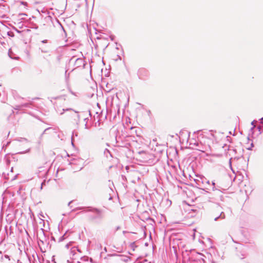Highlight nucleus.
Segmentation results:
<instances>
[{
    "label": "nucleus",
    "mask_w": 263,
    "mask_h": 263,
    "mask_svg": "<svg viewBox=\"0 0 263 263\" xmlns=\"http://www.w3.org/2000/svg\"><path fill=\"white\" fill-rule=\"evenodd\" d=\"M87 211L91 212L95 214V215H89V217L91 220L95 222H99L103 218L104 216L100 210L92 206H87Z\"/></svg>",
    "instance_id": "nucleus-1"
},
{
    "label": "nucleus",
    "mask_w": 263,
    "mask_h": 263,
    "mask_svg": "<svg viewBox=\"0 0 263 263\" xmlns=\"http://www.w3.org/2000/svg\"><path fill=\"white\" fill-rule=\"evenodd\" d=\"M43 233V237H40L38 238V245L42 252L46 251V249H50L51 246L49 245V240L46 238L44 230L42 229Z\"/></svg>",
    "instance_id": "nucleus-2"
},
{
    "label": "nucleus",
    "mask_w": 263,
    "mask_h": 263,
    "mask_svg": "<svg viewBox=\"0 0 263 263\" xmlns=\"http://www.w3.org/2000/svg\"><path fill=\"white\" fill-rule=\"evenodd\" d=\"M110 256L114 257L115 263H126L131 260L130 257L122 254H112Z\"/></svg>",
    "instance_id": "nucleus-3"
},
{
    "label": "nucleus",
    "mask_w": 263,
    "mask_h": 263,
    "mask_svg": "<svg viewBox=\"0 0 263 263\" xmlns=\"http://www.w3.org/2000/svg\"><path fill=\"white\" fill-rule=\"evenodd\" d=\"M70 63H73L74 68H84L85 65V61L83 58H76L75 57H72L70 60Z\"/></svg>",
    "instance_id": "nucleus-4"
},
{
    "label": "nucleus",
    "mask_w": 263,
    "mask_h": 263,
    "mask_svg": "<svg viewBox=\"0 0 263 263\" xmlns=\"http://www.w3.org/2000/svg\"><path fill=\"white\" fill-rule=\"evenodd\" d=\"M223 189L220 186H218V188L216 189V190L213 191L214 192L212 195L213 197L212 198V199L215 200H221L222 201L223 199V196L222 195V190Z\"/></svg>",
    "instance_id": "nucleus-5"
},
{
    "label": "nucleus",
    "mask_w": 263,
    "mask_h": 263,
    "mask_svg": "<svg viewBox=\"0 0 263 263\" xmlns=\"http://www.w3.org/2000/svg\"><path fill=\"white\" fill-rule=\"evenodd\" d=\"M222 207L219 205L217 206L216 210L218 212V213L215 215L214 219V221H218L219 219L223 220L226 218V215L223 211H221Z\"/></svg>",
    "instance_id": "nucleus-6"
},
{
    "label": "nucleus",
    "mask_w": 263,
    "mask_h": 263,
    "mask_svg": "<svg viewBox=\"0 0 263 263\" xmlns=\"http://www.w3.org/2000/svg\"><path fill=\"white\" fill-rule=\"evenodd\" d=\"M138 76L139 78L141 80H144L148 77V71L143 68H140L138 71Z\"/></svg>",
    "instance_id": "nucleus-7"
},
{
    "label": "nucleus",
    "mask_w": 263,
    "mask_h": 263,
    "mask_svg": "<svg viewBox=\"0 0 263 263\" xmlns=\"http://www.w3.org/2000/svg\"><path fill=\"white\" fill-rule=\"evenodd\" d=\"M77 252H81L80 250L78 248V247H74L71 248L70 254V256H72V259H75L74 257V256L77 255Z\"/></svg>",
    "instance_id": "nucleus-8"
},
{
    "label": "nucleus",
    "mask_w": 263,
    "mask_h": 263,
    "mask_svg": "<svg viewBox=\"0 0 263 263\" xmlns=\"http://www.w3.org/2000/svg\"><path fill=\"white\" fill-rule=\"evenodd\" d=\"M204 182H205L206 184H209V185L212 186V191L216 190V189H217V188H216V184L214 181H212L211 184L210 181L208 180L206 178H205L204 180H202V182L203 183Z\"/></svg>",
    "instance_id": "nucleus-9"
},
{
    "label": "nucleus",
    "mask_w": 263,
    "mask_h": 263,
    "mask_svg": "<svg viewBox=\"0 0 263 263\" xmlns=\"http://www.w3.org/2000/svg\"><path fill=\"white\" fill-rule=\"evenodd\" d=\"M15 141L23 143L24 144H28L29 143V141L27 139L25 138H18L15 139Z\"/></svg>",
    "instance_id": "nucleus-10"
},
{
    "label": "nucleus",
    "mask_w": 263,
    "mask_h": 263,
    "mask_svg": "<svg viewBox=\"0 0 263 263\" xmlns=\"http://www.w3.org/2000/svg\"><path fill=\"white\" fill-rule=\"evenodd\" d=\"M116 143L118 146L121 147H127V145H129V143H127L125 144H121L119 141V140L116 137Z\"/></svg>",
    "instance_id": "nucleus-11"
},
{
    "label": "nucleus",
    "mask_w": 263,
    "mask_h": 263,
    "mask_svg": "<svg viewBox=\"0 0 263 263\" xmlns=\"http://www.w3.org/2000/svg\"><path fill=\"white\" fill-rule=\"evenodd\" d=\"M87 207H85V206L78 207V208H75V209H73L72 210V211H77L78 210H83L84 212H87L88 211H87Z\"/></svg>",
    "instance_id": "nucleus-12"
},
{
    "label": "nucleus",
    "mask_w": 263,
    "mask_h": 263,
    "mask_svg": "<svg viewBox=\"0 0 263 263\" xmlns=\"http://www.w3.org/2000/svg\"><path fill=\"white\" fill-rule=\"evenodd\" d=\"M31 105V103H26L21 104V106L22 107V109H23L24 108H30Z\"/></svg>",
    "instance_id": "nucleus-13"
},
{
    "label": "nucleus",
    "mask_w": 263,
    "mask_h": 263,
    "mask_svg": "<svg viewBox=\"0 0 263 263\" xmlns=\"http://www.w3.org/2000/svg\"><path fill=\"white\" fill-rule=\"evenodd\" d=\"M67 70H66L65 71V81L66 82V83H68V81H69V76H70V73H67Z\"/></svg>",
    "instance_id": "nucleus-14"
},
{
    "label": "nucleus",
    "mask_w": 263,
    "mask_h": 263,
    "mask_svg": "<svg viewBox=\"0 0 263 263\" xmlns=\"http://www.w3.org/2000/svg\"><path fill=\"white\" fill-rule=\"evenodd\" d=\"M104 155L106 156V157L107 158H108V156L109 155L111 157V154H110V152H109V151L108 149H107V148H105L104 151Z\"/></svg>",
    "instance_id": "nucleus-15"
},
{
    "label": "nucleus",
    "mask_w": 263,
    "mask_h": 263,
    "mask_svg": "<svg viewBox=\"0 0 263 263\" xmlns=\"http://www.w3.org/2000/svg\"><path fill=\"white\" fill-rule=\"evenodd\" d=\"M130 247L133 251H134L135 248L137 247V246L135 244V242H132L130 244Z\"/></svg>",
    "instance_id": "nucleus-16"
},
{
    "label": "nucleus",
    "mask_w": 263,
    "mask_h": 263,
    "mask_svg": "<svg viewBox=\"0 0 263 263\" xmlns=\"http://www.w3.org/2000/svg\"><path fill=\"white\" fill-rule=\"evenodd\" d=\"M66 232L63 236H62L61 237H60L59 238V242H61V241H63L66 238Z\"/></svg>",
    "instance_id": "nucleus-17"
},
{
    "label": "nucleus",
    "mask_w": 263,
    "mask_h": 263,
    "mask_svg": "<svg viewBox=\"0 0 263 263\" xmlns=\"http://www.w3.org/2000/svg\"><path fill=\"white\" fill-rule=\"evenodd\" d=\"M13 108H14V109L17 110H22V107L21 106V104L20 105H16Z\"/></svg>",
    "instance_id": "nucleus-18"
},
{
    "label": "nucleus",
    "mask_w": 263,
    "mask_h": 263,
    "mask_svg": "<svg viewBox=\"0 0 263 263\" xmlns=\"http://www.w3.org/2000/svg\"><path fill=\"white\" fill-rule=\"evenodd\" d=\"M4 258L8 259V260H10V256L8 255H5L4 256H2L1 257L2 260H3Z\"/></svg>",
    "instance_id": "nucleus-19"
},
{
    "label": "nucleus",
    "mask_w": 263,
    "mask_h": 263,
    "mask_svg": "<svg viewBox=\"0 0 263 263\" xmlns=\"http://www.w3.org/2000/svg\"><path fill=\"white\" fill-rule=\"evenodd\" d=\"M73 110L72 108H66V109H63V111L62 112L60 113L61 115H62L64 114V112L66 111H68V110Z\"/></svg>",
    "instance_id": "nucleus-20"
},
{
    "label": "nucleus",
    "mask_w": 263,
    "mask_h": 263,
    "mask_svg": "<svg viewBox=\"0 0 263 263\" xmlns=\"http://www.w3.org/2000/svg\"><path fill=\"white\" fill-rule=\"evenodd\" d=\"M30 147H29L27 150L25 151H23V152H18L17 153L18 154H25V153H28L30 151Z\"/></svg>",
    "instance_id": "nucleus-21"
},
{
    "label": "nucleus",
    "mask_w": 263,
    "mask_h": 263,
    "mask_svg": "<svg viewBox=\"0 0 263 263\" xmlns=\"http://www.w3.org/2000/svg\"><path fill=\"white\" fill-rule=\"evenodd\" d=\"M7 34L8 36L11 37H13L14 36V33L12 31H8L7 32Z\"/></svg>",
    "instance_id": "nucleus-22"
},
{
    "label": "nucleus",
    "mask_w": 263,
    "mask_h": 263,
    "mask_svg": "<svg viewBox=\"0 0 263 263\" xmlns=\"http://www.w3.org/2000/svg\"><path fill=\"white\" fill-rule=\"evenodd\" d=\"M255 122V120L253 121L252 122H251V125H253L252 127L251 128V131H252L253 132V129L255 127V125L254 124V122Z\"/></svg>",
    "instance_id": "nucleus-23"
},
{
    "label": "nucleus",
    "mask_w": 263,
    "mask_h": 263,
    "mask_svg": "<svg viewBox=\"0 0 263 263\" xmlns=\"http://www.w3.org/2000/svg\"><path fill=\"white\" fill-rule=\"evenodd\" d=\"M232 158L230 159V160H229V164H230V166L231 167V169L232 170V171L233 172H234V171L233 170L232 168Z\"/></svg>",
    "instance_id": "nucleus-24"
},
{
    "label": "nucleus",
    "mask_w": 263,
    "mask_h": 263,
    "mask_svg": "<svg viewBox=\"0 0 263 263\" xmlns=\"http://www.w3.org/2000/svg\"><path fill=\"white\" fill-rule=\"evenodd\" d=\"M120 229H121V227L120 226H117V227H116V228L115 229V231L116 232V231L119 230Z\"/></svg>",
    "instance_id": "nucleus-25"
},
{
    "label": "nucleus",
    "mask_w": 263,
    "mask_h": 263,
    "mask_svg": "<svg viewBox=\"0 0 263 263\" xmlns=\"http://www.w3.org/2000/svg\"><path fill=\"white\" fill-rule=\"evenodd\" d=\"M13 29L15 31H16L18 33H21V31H20L19 30H18L16 27H13Z\"/></svg>",
    "instance_id": "nucleus-26"
},
{
    "label": "nucleus",
    "mask_w": 263,
    "mask_h": 263,
    "mask_svg": "<svg viewBox=\"0 0 263 263\" xmlns=\"http://www.w3.org/2000/svg\"><path fill=\"white\" fill-rule=\"evenodd\" d=\"M261 127L260 126H258L257 127V129H258V130L259 131V133L261 134Z\"/></svg>",
    "instance_id": "nucleus-27"
},
{
    "label": "nucleus",
    "mask_w": 263,
    "mask_h": 263,
    "mask_svg": "<svg viewBox=\"0 0 263 263\" xmlns=\"http://www.w3.org/2000/svg\"><path fill=\"white\" fill-rule=\"evenodd\" d=\"M50 128V127H48V128H47L46 129H45L44 130V131L43 132V133H42V135H43V134H44L45 133H46V132L47 130H48V129H49Z\"/></svg>",
    "instance_id": "nucleus-28"
},
{
    "label": "nucleus",
    "mask_w": 263,
    "mask_h": 263,
    "mask_svg": "<svg viewBox=\"0 0 263 263\" xmlns=\"http://www.w3.org/2000/svg\"><path fill=\"white\" fill-rule=\"evenodd\" d=\"M260 122L261 124H263V117L260 119Z\"/></svg>",
    "instance_id": "nucleus-29"
},
{
    "label": "nucleus",
    "mask_w": 263,
    "mask_h": 263,
    "mask_svg": "<svg viewBox=\"0 0 263 263\" xmlns=\"http://www.w3.org/2000/svg\"><path fill=\"white\" fill-rule=\"evenodd\" d=\"M47 42V40H44L42 41V43H46Z\"/></svg>",
    "instance_id": "nucleus-30"
},
{
    "label": "nucleus",
    "mask_w": 263,
    "mask_h": 263,
    "mask_svg": "<svg viewBox=\"0 0 263 263\" xmlns=\"http://www.w3.org/2000/svg\"><path fill=\"white\" fill-rule=\"evenodd\" d=\"M253 146H254L253 143H251V147H250V148H248V149H249V150H250V149H251V148H252V147H253Z\"/></svg>",
    "instance_id": "nucleus-31"
},
{
    "label": "nucleus",
    "mask_w": 263,
    "mask_h": 263,
    "mask_svg": "<svg viewBox=\"0 0 263 263\" xmlns=\"http://www.w3.org/2000/svg\"><path fill=\"white\" fill-rule=\"evenodd\" d=\"M72 201H73L72 200V201H70V202H69V203H68V205L69 206H70V204L72 202Z\"/></svg>",
    "instance_id": "nucleus-32"
},
{
    "label": "nucleus",
    "mask_w": 263,
    "mask_h": 263,
    "mask_svg": "<svg viewBox=\"0 0 263 263\" xmlns=\"http://www.w3.org/2000/svg\"><path fill=\"white\" fill-rule=\"evenodd\" d=\"M44 184V182H42L41 183V189H42V187H43V185Z\"/></svg>",
    "instance_id": "nucleus-33"
},
{
    "label": "nucleus",
    "mask_w": 263,
    "mask_h": 263,
    "mask_svg": "<svg viewBox=\"0 0 263 263\" xmlns=\"http://www.w3.org/2000/svg\"><path fill=\"white\" fill-rule=\"evenodd\" d=\"M8 54H9V57H10L11 58H12V57L11 56V55H10V50L9 51Z\"/></svg>",
    "instance_id": "nucleus-34"
},
{
    "label": "nucleus",
    "mask_w": 263,
    "mask_h": 263,
    "mask_svg": "<svg viewBox=\"0 0 263 263\" xmlns=\"http://www.w3.org/2000/svg\"><path fill=\"white\" fill-rule=\"evenodd\" d=\"M41 51H42V52H44V53H45L47 52L46 51H45L44 50H42V49L41 50Z\"/></svg>",
    "instance_id": "nucleus-35"
},
{
    "label": "nucleus",
    "mask_w": 263,
    "mask_h": 263,
    "mask_svg": "<svg viewBox=\"0 0 263 263\" xmlns=\"http://www.w3.org/2000/svg\"><path fill=\"white\" fill-rule=\"evenodd\" d=\"M51 240H53L55 241V238H54V237H53V236H52V237H51Z\"/></svg>",
    "instance_id": "nucleus-36"
},
{
    "label": "nucleus",
    "mask_w": 263,
    "mask_h": 263,
    "mask_svg": "<svg viewBox=\"0 0 263 263\" xmlns=\"http://www.w3.org/2000/svg\"><path fill=\"white\" fill-rule=\"evenodd\" d=\"M117 57L119 58L120 60H121V58L119 55H117Z\"/></svg>",
    "instance_id": "nucleus-37"
},
{
    "label": "nucleus",
    "mask_w": 263,
    "mask_h": 263,
    "mask_svg": "<svg viewBox=\"0 0 263 263\" xmlns=\"http://www.w3.org/2000/svg\"><path fill=\"white\" fill-rule=\"evenodd\" d=\"M60 24V25H61V27H62V29H63V30H64V27L61 25V24Z\"/></svg>",
    "instance_id": "nucleus-38"
},
{
    "label": "nucleus",
    "mask_w": 263,
    "mask_h": 263,
    "mask_svg": "<svg viewBox=\"0 0 263 263\" xmlns=\"http://www.w3.org/2000/svg\"><path fill=\"white\" fill-rule=\"evenodd\" d=\"M66 247L67 248H69V244H67V245H66Z\"/></svg>",
    "instance_id": "nucleus-39"
},
{
    "label": "nucleus",
    "mask_w": 263,
    "mask_h": 263,
    "mask_svg": "<svg viewBox=\"0 0 263 263\" xmlns=\"http://www.w3.org/2000/svg\"><path fill=\"white\" fill-rule=\"evenodd\" d=\"M20 15H27L26 14H25V13H22V14H20Z\"/></svg>",
    "instance_id": "nucleus-40"
},
{
    "label": "nucleus",
    "mask_w": 263,
    "mask_h": 263,
    "mask_svg": "<svg viewBox=\"0 0 263 263\" xmlns=\"http://www.w3.org/2000/svg\"><path fill=\"white\" fill-rule=\"evenodd\" d=\"M126 233V231H123V234H125V233Z\"/></svg>",
    "instance_id": "nucleus-41"
},
{
    "label": "nucleus",
    "mask_w": 263,
    "mask_h": 263,
    "mask_svg": "<svg viewBox=\"0 0 263 263\" xmlns=\"http://www.w3.org/2000/svg\"><path fill=\"white\" fill-rule=\"evenodd\" d=\"M218 186H219V185H216V188H218Z\"/></svg>",
    "instance_id": "nucleus-42"
},
{
    "label": "nucleus",
    "mask_w": 263,
    "mask_h": 263,
    "mask_svg": "<svg viewBox=\"0 0 263 263\" xmlns=\"http://www.w3.org/2000/svg\"><path fill=\"white\" fill-rule=\"evenodd\" d=\"M141 153L143 154H145V153L143 152H142Z\"/></svg>",
    "instance_id": "nucleus-43"
},
{
    "label": "nucleus",
    "mask_w": 263,
    "mask_h": 263,
    "mask_svg": "<svg viewBox=\"0 0 263 263\" xmlns=\"http://www.w3.org/2000/svg\"><path fill=\"white\" fill-rule=\"evenodd\" d=\"M74 112H76V113H78V111H76V110H74Z\"/></svg>",
    "instance_id": "nucleus-44"
},
{
    "label": "nucleus",
    "mask_w": 263,
    "mask_h": 263,
    "mask_svg": "<svg viewBox=\"0 0 263 263\" xmlns=\"http://www.w3.org/2000/svg\"><path fill=\"white\" fill-rule=\"evenodd\" d=\"M2 254V252L0 251V254Z\"/></svg>",
    "instance_id": "nucleus-45"
},
{
    "label": "nucleus",
    "mask_w": 263,
    "mask_h": 263,
    "mask_svg": "<svg viewBox=\"0 0 263 263\" xmlns=\"http://www.w3.org/2000/svg\"><path fill=\"white\" fill-rule=\"evenodd\" d=\"M12 170H13V167L11 168V172H12Z\"/></svg>",
    "instance_id": "nucleus-46"
},
{
    "label": "nucleus",
    "mask_w": 263,
    "mask_h": 263,
    "mask_svg": "<svg viewBox=\"0 0 263 263\" xmlns=\"http://www.w3.org/2000/svg\"><path fill=\"white\" fill-rule=\"evenodd\" d=\"M74 69H75L74 68H73V69H72V71H73V70H74Z\"/></svg>",
    "instance_id": "nucleus-47"
},
{
    "label": "nucleus",
    "mask_w": 263,
    "mask_h": 263,
    "mask_svg": "<svg viewBox=\"0 0 263 263\" xmlns=\"http://www.w3.org/2000/svg\"><path fill=\"white\" fill-rule=\"evenodd\" d=\"M74 69H75L74 68H73V69H72V71H73V70H74Z\"/></svg>",
    "instance_id": "nucleus-48"
}]
</instances>
